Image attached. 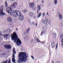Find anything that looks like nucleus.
<instances>
[{
    "label": "nucleus",
    "instance_id": "obj_1",
    "mask_svg": "<svg viewBox=\"0 0 63 63\" xmlns=\"http://www.w3.org/2000/svg\"><path fill=\"white\" fill-rule=\"evenodd\" d=\"M18 57H19V60L17 61L18 63H21V62L26 61L27 58L28 57V54L25 52H20Z\"/></svg>",
    "mask_w": 63,
    "mask_h": 63
},
{
    "label": "nucleus",
    "instance_id": "obj_2",
    "mask_svg": "<svg viewBox=\"0 0 63 63\" xmlns=\"http://www.w3.org/2000/svg\"><path fill=\"white\" fill-rule=\"evenodd\" d=\"M11 16H18V19L20 20H22L24 19V17L22 15V14L19 11L13 10L12 13L10 14Z\"/></svg>",
    "mask_w": 63,
    "mask_h": 63
},
{
    "label": "nucleus",
    "instance_id": "obj_3",
    "mask_svg": "<svg viewBox=\"0 0 63 63\" xmlns=\"http://www.w3.org/2000/svg\"><path fill=\"white\" fill-rule=\"evenodd\" d=\"M11 39L12 40H14L15 43H16L18 46H19L22 43V42L20 39L18 38V36L15 32H14L13 34H11Z\"/></svg>",
    "mask_w": 63,
    "mask_h": 63
},
{
    "label": "nucleus",
    "instance_id": "obj_4",
    "mask_svg": "<svg viewBox=\"0 0 63 63\" xmlns=\"http://www.w3.org/2000/svg\"><path fill=\"white\" fill-rule=\"evenodd\" d=\"M5 14L3 12V5H1L0 8V16H2Z\"/></svg>",
    "mask_w": 63,
    "mask_h": 63
},
{
    "label": "nucleus",
    "instance_id": "obj_5",
    "mask_svg": "<svg viewBox=\"0 0 63 63\" xmlns=\"http://www.w3.org/2000/svg\"><path fill=\"white\" fill-rule=\"evenodd\" d=\"M43 21L44 24L46 25H48L50 23V21L48 20V19H45Z\"/></svg>",
    "mask_w": 63,
    "mask_h": 63
},
{
    "label": "nucleus",
    "instance_id": "obj_6",
    "mask_svg": "<svg viewBox=\"0 0 63 63\" xmlns=\"http://www.w3.org/2000/svg\"><path fill=\"white\" fill-rule=\"evenodd\" d=\"M6 12L8 14H11L12 13V9L10 7H8L6 9Z\"/></svg>",
    "mask_w": 63,
    "mask_h": 63
},
{
    "label": "nucleus",
    "instance_id": "obj_7",
    "mask_svg": "<svg viewBox=\"0 0 63 63\" xmlns=\"http://www.w3.org/2000/svg\"><path fill=\"white\" fill-rule=\"evenodd\" d=\"M17 2H15L13 4L11 5L10 7L11 8L14 9L16 7V5H17Z\"/></svg>",
    "mask_w": 63,
    "mask_h": 63
},
{
    "label": "nucleus",
    "instance_id": "obj_8",
    "mask_svg": "<svg viewBox=\"0 0 63 63\" xmlns=\"http://www.w3.org/2000/svg\"><path fill=\"white\" fill-rule=\"evenodd\" d=\"M4 47L7 49H11V46L10 45H5L4 46Z\"/></svg>",
    "mask_w": 63,
    "mask_h": 63
},
{
    "label": "nucleus",
    "instance_id": "obj_9",
    "mask_svg": "<svg viewBox=\"0 0 63 63\" xmlns=\"http://www.w3.org/2000/svg\"><path fill=\"white\" fill-rule=\"evenodd\" d=\"M7 20L9 22H11L12 21V18L10 17H8L7 18Z\"/></svg>",
    "mask_w": 63,
    "mask_h": 63
},
{
    "label": "nucleus",
    "instance_id": "obj_10",
    "mask_svg": "<svg viewBox=\"0 0 63 63\" xmlns=\"http://www.w3.org/2000/svg\"><path fill=\"white\" fill-rule=\"evenodd\" d=\"M13 58L12 59V60L13 62H15V56L14 55V54H13Z\"/></svg>",
    "mask_w": 63,
    "mask_h": 63
},
{
    "label": "nucleus",
    "instance_id": "obj_11",
    "mask_svg": "<svg viewBox=\"0 0 63 63\" xmlns=\"http://www.w3.org/2000/svg\"><path fill=\"white\" fill-rule=\"evenodd\" d=\"M34 4L33 3H31L30 4L29 6L30 8H32V7H34Z\"/></svg>",
    "mask_w": 63,
    "mask_h": 63
},
{
    "label": "nucleus",
    "instance_id": "obj_12",
    "mask_svg": "<svg viewBox=\"0 0 63 63\" xmlns=\"http://www.w3.org/2000/svg\"><path fill=\"white\" fill-rule=\"evenodd\" d=\"M59 17L60 19H62V15L60 13H59Z\"/></svg>",
    "mask_w": 63,
    "mask_h": 63
},
{
    "label": "nucleus",
    "instance_id": "obj_13",
    "mask_svg": "<svg viewBox=\"0 0 63 63\" xmlns=\"http://www.w3.org/2000/svg\"><path fill=\"white\" fill-rule=\"evenodd\" d=\"M29 39V37L27 36H26L25 37V40L26 41H28Z\"/></svg>",
    "mask_w": 63,
    "mask_h": 63
},
{
    "label": "nucleus",
    "instance_id": "obj_14",
    "mask_svg": "<svg viewBox=\"0 0 63 63\" xmlns=\"http://www.w3.org/2000/svg\"><path fill=\"white\" fill-rule=\"evenodd\" d=\"M51 46L53 47H55V44L54 42H52L51 44Z\"/></svg>",
    "mask_w": 63,
    "mask_h": 63
},
{
    "label": "nucleus",
    "instance_id": "obj_15",
    "mask_svg": "<svg viewBox=\"0 0 63 63\" xmlns=\"http://www.w3.org/2000/svg\"><path fill=\"white\" fill-rule=\"evenodd\" d=\"M46 30H45L41 32V36H43V34H46Z\"/></svg>",
    "mask_w": 63,
    "mask_h": 63
},
{
    "label": "nucleus",
    "instance_id": "obj_16",
    "mask_svg": "<svg viewBox=\"0 0 63 63\" xmlns=\"http://www.w3.org/2000/svg\"><path fill=\"white\" fill-rule=\"evenodd\" d=\"M30 16L31 17H32L34 16V14L32 12H31L30 13Z\"/></svg>",
    "mask_w": 63,
    "mask_h": 63
},
{
    "label": "nucleus",
    "instance_id": "obj_17",
    "mask_svg": "<svg viewBox=\"0 0 63 63\" xmlns=\"http://www.w3.org/2000/svg\"><path fill=\"white\" fill-rule=\"evenodd\" d=\"M37 8L38 11H40L41 10V7H40V6L39 5H38Z\"/></svg>",
    "mask_w": 63,
    "mask_h": 63
},
{
    "label": "nucleus",
    "instance_id": "obj_18",
    "mask_svg": "<svg viewBox=\"0 0 63 63\" xmlns=\"http://www.w3.org/2000/svg\"><path fill=\"white\" fill-rule=\"evenodd\" d=\"M11 29H8L7 31H6L7 33H9L11 32Z\"/></svg>",
    "mask_w": 63,
    "mask_h": 63
},
{
    "label": "nucleus",
    "instance_id": "obj_19",
    "mask_svg": "<svg viewBox=\"0 0 63 63\" xmlns=\"http://www.w3.org/2000/svg\"><path fill=\"white\" fill-rule=\"evenodd\" d=\"M42 15V13L41 12H39L38 16V17H40Z\"/></svg>",
    "mask_w": 63,
    "mask_h": 63
},
{
    "label": "nucleus",
    "instance_id": "obj_20",
    "mask_svg": "<svg viewBox=\"0 0 63 63\" xmlns=\"http://www.w3.org/2000/svg\"><path fill=\"white\" fill-rule=\"evenodd\" d=\"M60 39H62L61 40V43H63V36H62L60 38Z\"/></svg>",
    "mask_w": 63,
    "mask_h": 63
},
{
    "label": "nucleus",
    "instance_id": "obj_21",
    "mask_svg": "<svg viewBox=\"0 0 63 63\" xmlns=\"http://www.w3.org/2000/svg\"><path fill=\"white\" fill-rule=\"evenodd\" d=\"M58 2L57 0H54V2L55 5H57V4Z\"/></svg>",
    "mask_w": 63,
    "mask_h": 63
},
{
    "label": "nucleus",
    "instance_id": "obj_22",
    "mask_svg": "<svg viewBox=\"0 0 63 63\" xmlns=\"http://www.w3.org/2000/svg\"><path fill=\"white\" fill-rule=\"evenodd\" d=\"M29 31H30V28H29L28 29H27L26 31V32L27 34H28L29 32Z\"/></svg>",
    "mask_w": 63,
    "mask_h": 63
},
{
    "label": "nucleus",
    "instance_id": "obj_23",
    "mask_svg": "<svg viewBox=\"0 0 63 63\" xmlns=\"http://www.w3.org/2000/svg\"><path fill=\"white\" fill-rule=\"evenodd\" d=\"M35 40H36V41H37V42H41V41H40V40L38 39V38H36V39Z\"/></svg>",
    "mask_w": 63,
    "mask_h": 63
},
{
    "label": "nucleus",
    "instance_id": "obj_24",
    "mask_svg": "<svg viewBox=\"0 0 63 63\" xmlns=\"http://www.w3.org/2000/svg\"><path fill=\"white\" fill-rule=\"evenodd\" d=\"M5 6L6 7H7L8 6V4H7V2L6 1L5 2Z\"/></svg>",
    "mask_w": 63,
    "mask_h": 63
},
{
    "label": "nucleus",
    "instance_id": "obj_25",
    "mask_svg": "<svg viewBox=\"0 0 63 63\" xmlns=\"http://www.w3.org/2000/svg\"><path fill=\"white\" fill-rule=\"evenodd\" d=\"M15 48H14L13 49V52L15 54H16V51H15Z\"/></svg>",
    "mask_w": 63,
    "mask_h": 63
},
{
    "label": "nucleus",
    "instance_id": "obj_26",
    "mask_svg": "<svg viewBox=\"0 0 63 63\" xmlns=\"http://www.w3.org/2000/svg\"><path fill=\"white\" fill-rule=\"evenodd\" d=\"M31 8H32L33 10H36V8L35 7H33Z\"/></svg>",
    "mask_w": 63,
    "mask_h": 63
},
{
    "label": "nucleus",
    "instance_id": "obj_27",
    "mask_svg": "<svg viewBox=\"0 0 63 63\" xmlns=\"http://www.w3.org/2000/svg\"><path fill=\"white\" fill-rule=\"evenodd\" d=\"M32 24L33 25H35V23H34V22H32Z\"/></svg>",
    "mask_w": 63,
    "mask_h": 63
},
{
    "label": "nucleus",
    "instance_id": "obj_28",
    "mask_svg": "<svg viewBox=\"0 0 63 63\" xmlns=\"http://www.w3.org/2000/svg\"><path fill=\"white\" fill-rule=\"evenodd\" d=\"M23 12L24 13H26V10H23Z\"/></svg>",
    "mask_w": 63,
    "mask_h": 63
},
{
    "label": "nucleus",
    "instance_id": "obj_29",
    "mask_svg": "<svg viewBox=\"0 0 63 63\" xmlns=\"http://www.w3.org/2000/svg\"><path fill=\"white\" fill-rule=\"evenodd\" d=\"M3 32L4 33H7V31H4Z\"/></svg>",
    "mask_w": 63,
    "mask_h": 63
},
{
    "label": "nucleus",
    "instance_id": "obj_30",
    "mask_svg": "<svg viewBox=\"0 0 63 63\" xmlns=\"http://www.w3.org/2000/svg\"><path fill=\"white\" fill-rule=\"evenodd\" d=\"M34 41V40L32 39V40L31 41V43H33V42Z\"/></svg>",
    "mask_w": 63,
    "mask_h": 63
},
{
    "label": "nucleus",
    "instance_id": "obj_31",
    "mask_svg": "<svg viewBox=\"0 0 63 63\" xmlns=\"http://www.w3.org/2000/svg\"><path fill=\"white\" fill-rule=\"evenodd\" d=\"M45 13H43L42 14V16H45Z\"/></svg>",
    "mask_w": 63,
    "mask_h": 63
},
{
    "label": "nucleus",
    "instance_id": "obj_32",
    "mask_svg": "<svg viewBox=\"0 0 63 63\" xmlns=\"http://www.w3.org/2000/svg\"><path fill=\"white\" fill-rule=\"evenodd\" d=\"M8 63H11V59H9L8 61Z\"/></svg>",
    "mask_w": 63,
    "mask_h": 63
},
{
    "label": "nucleus",
    "instance_id": "obj_33",
    "mask_svg": "<svg viewBox=\"0 0 63 63\" xmlns=\"http://www.w3.org/2000/svg\"><path fill=\"white\" fill-rule=\"evenodd\" d=\"M9 36V34H7L5 35V37H7V36Z\"/></svg>",
    "mask_w": 63,
    "mask_h": 63
},
{
    "label": "nucleus",
    "instance_id": "obj_34",
    "mask_svg": "<svg viewBox=\"0 0 63 63\" xmlns=\"http://www.w3.org/2000/svg\"><path fill=\"white\" fill-rule=\"evenodd\" d=\"M42 3H44V0H42Z\"/></svg>",
    "mask_w": 63,
    "mask_h": 63
},
{
    "label": "nucleus",
    "instance_id": "obj_35",
    "mask_svg": "<svg viewBox=\"0 0 63 63\" xmlns=\"http://www.w3.org/2000/svg\"><path fill=\"white\" fill-rule=\"evenodd\" d=\"M58 44H57V46H56V48H57V47H58V45H57Z\"/></svg>",
    "mask_w": 63,
    "mask_h": 63
},
{
    "label": "nucleus",
    "instance_id": "obj_36",
    "mask_svg": "<svg viewBox=\"0 0 63 63\" xmlns=\"http://www.w3.org/2000/svg\"><path fill=\"white\" fill-rule=\"evenodd\" d=\"M56 63H60V62L59 61H57Z\"/></svg>",
    "mask_w": 63,
    "mask_h": 63
},
{
    "label": "nucleus",
    "instance_id": "obj_37",
    "mask_svg": "<svg viewBox=\"0 0 63 63\" xmlns=\"http://www.w3.org/2000/svg\"><path fill=\"white\" fill-rule=\"evenodd\" d=\"M28 22L29 23H31V21H30V20H28Z\"/></svg>",
    "mask_w": 63,
    "mask_h": 63
},
{
    "label": "nucleus",
    "instance_id": "obj_38",
    "mask_svg": "<svg viewBox=\"0 0 63 63\" xmlns=\"http://www.w3.org/2000/svg\"><path fill=\"white\" fill-rule=\"evenodd\" d=\"M31 57L33 59H34V57H33V56H31Z\"/></svg>",
    "mask_w": 63,
    "mask_h": 63
},
{
    "label": "nucleus",
    "instance_id": "obj_39",
    "mask_svg": "<svg viewBox=\"0 0 63 63\" xmlns=\"http://www.w3.org/2000/svg\"><path fill=\"white\" fill-rule=\"evenodd\" d=\"M2 63H6V62H5V61H4Z\"/></svg>",
    "mask_w": 63,
    "mask_h": 63
},
{
    "label": "nucleus",
    "instance_id": "obj_40",
    "mask_svg": "<svg viewBox=\"0 0 63 63\" xmlns=\"http://www.w3.org/2000/svg\"><path fill=\"white\" fill-rule=\"evenodd\" d=\"M3 36L4 37H6V35H4Z\"/></svg>",
    "mask_w": 63,
    "mask_h": 63
},
{
    "label": "nucleus",
    "instance_id": "obj_41",
    "mask_svg": "<svg viewBox=\"0 0 63 63\" xmlns=\"http://www.w3.org/2000/svg\"><path fill=\"white\" fill-rule=\"evenodd\" d=\"M39 11H40V10H37V14H39Z\"/></svg>",
    "mask_w": 63,
    "mask_h": 63
},
{
    "label": "nucleus",
    "instance_id": "obj_42",
    "mask_svg": "<svg viewBox=\"0 0 63 63\" xmlns=\"http://www.w3.org/2000/svg\"><path fill=\"white\" fill-rule=\"evenodd\" d=\"M8 60H6V61H5V62H6V63H7V62H8Z\"/></svg>",
    "mask_w": 63,
    "mask_h": 63
},
{
    "label": "nucleus",
    "instance_id": "obj_43",
    "mask_svg": "<svg viewBox=\"0 0 63 63\" xmlns=\"http://www.w3.org/2000/svg\"><path fill=\"white\" fill-rule=\"evenodd\" d=\"M43 29H46V28H45V27H44L43 28Z\"/></svg>",
    "mask_w": 63,
    "mask_h": 63
},
{
    "label": "nucleus",
    "instance_id": "obj_44",
    "mask_svg": "<svg viewBox=\"0 0 63 63\" xmlns=\"http://www.w3.org/2000/svg\"><path fill=\"white\" fill-rule=\"evenodd\" d=\"M36 26H37L38 25V24H37V23H36Z\"/></svg>",
    "mask_w": 63,
    "mask_h": 63
},
{
    "label": "nucleus",
    "instance_id": "obj_45",
    "mask_svg": "<svg viewBox=\"0 0 63 63\" xmlns=\"http://www.w3.org/2000/svg\"><path fill=\"white\" fill-rule=\"evenodd\" d=\"M16 31H18V29L17 28H16Z\"/></svg>",
    "mask_w": 63,
    "mask_h": 63
},
{
    "label": "nucleus",
    "instance_id": "obj_46",
    "mask_svg": "<svg viewBox=\"0 0 63 63\" xmlns=\"http://www.w3.org/2000/svg\"><path fill=\"white\" fill-rule=\"evenodd\" d=\"M48 15V12H47V15Z\"/></svg>",
    "mask_w": 63,
    "mask_h": 63
},
{
    "label": "nucleus",
    "instance_id": "obj_47",
    "mask_svg": "<svg viewBox=\"0 0 63 63\" xmlns=\"http://www.w3.org/2000/svg\"><path fill=\"white\" fill-rule=\"evenodd\" d=\"M15 0H11V1H15Z\"/></svg>",
    "mask_w": 63,
    "mask_h": 63
},
{
    "label": "nucleus",
    "instance_id": "obj_48",
    "mask_svg": "<svg viewBox=\"0 0 63 63\" xmlns=\"http://www.w3.org/2000/svg\"><path fill=\"white\" fill-rule=\"evenodd\" d=\"M62 46H63V43H62Z\"/></svg>",
    "mask_w": 63,
    "mask_h": 63
},
{
    "label": "nucleus",
    "instance_id": "obj_49",
    "mask_svg": "<svg viewBox=\"0 0 63 63\" xmlns=\"http://www.w3.org/2000/svg\"><path fill=\"white\" fill-rule=\"evenodd\" d=\"M52 63H54V62H53Z\"/></svg>",
    "mask_w": 63,
    "mask_h": 63
},
{
    "label": "nucleus",
    "instance_id": "obj_50",
    "mask_svg": "<svg viewBox=\"0 0 63 63\" xmlns=\"http://www.w3.org/2000/svg\"><path fill=\"white\" fill-rule=\"evenodd\" d=\"M55 36H56V34H55Z\"/></svg>",
    "mask_w": 63,
    "mask_h": 63
},
{
    "label": "nucleus",
    "instance_id": "obj_51",
    "mask_svg": "<svg viewBox=\"0 0 63 63\" xmlns=\"http://www.w3.org/2000/svg\"><path fill=\"white\" fill-rule=\"evenodd\" d=\"M3 55L4 56H5V55Z\"/></svg>",
    "mask_w": 63,
    "mask_h": 63
},
{
    "label": "nucleus",
    "instance_id": "obj_52",
    "mask_svg": "<svg viewBox=\"0 0 63 63\" xmlns=\"http://www.w3.org/2000/svg\"><path fill=\"white\" fill-rule=\"evenodd\" d=\"M42 43H44V42H42Z\"/></svg>",
    "mask_w": 63,
    "mask_h": 63
}]
</instances>
